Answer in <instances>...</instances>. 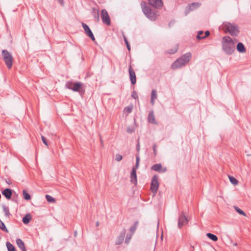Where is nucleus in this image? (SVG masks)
<instances>
[{"mask_svg": "<svg viewBox=\"0 0 251 251\" xmlns=\"http://www.w3.org/2000/svg\"><path fill=\"white\" fill-rule=\"evenodd\" d=\"M237 40H233L228 36L223 37L222 45V49L227 54H231L233 53L235 49V44Z\"/></svg>", "mask_w": 251, "mask_h": 251, "instance_id": "nucleus-1", "label": "nucleus"}, {"mask_svg": "<svg viewBox=\"0 0 251 251\" xmlns=\"http://www.w3.org/2000/svg\"><path fill=\"white\" fill-rule=\"evenodd\" d=\"M221 28L225 33H228L231 36H237L239 33L238 26L234 23L225 22L221 25Z\"/></svg>", "mask_w": 251, "mask_h": 251, "instance_id": "nucleus-2", "label": "nucleus"}, {"mask_svg": "<svg viewBox=\"0 0 251 251\" xmlns=\"http://www.w3.org/2000/svg\"><path fill=\"white\" fill-rule=\"evenodd\" d=\"M191 58V53H186L175 61L171 65V68L176 70L181 68L187 63Z\"/></svg>", "mask_w": 251, "mask_h": 251, "instance_id": "nucleus-3", "label": "nucleus"}, {"mask_svg": "<svg viewBox=\"0 0 251 251\" xmlns=\"http://www.w3.org/2000/svg\"><path fill=\"white\" fill-rule=\"evenodd\" d=\"M141 6L144 14L151 21H155L158 17V12L156 10H151L149 6H147L145 2L142 1Z\"/></svg>", "mask_w": 251, "mask_h": 251, "instance_id": "nucleus-4", "label": "nucleus"}, {"mask_svg": "<svg viewBox=\"0 0 251 251\" xmlns=\"http://www.w3.org/2000/svg\"><path fill=\"white\" fill-rule=\"evenodd\" d=\"M3 59L7 68L10 69L13 65V58L11 54L6 50H3L2 51Z\"/></svg>", "mask_w": 251, "mask_h": 251, "instance_id": "nucleus-5", "label": "nucleus"}, {"mask_svg": "<svg viewBox=\"0 0 251 251\" xmlns=\"http://www.w3.org/2000/svg\"><path fill=\"white\" fill-rule=\"evenodd\" d=\"M82 86V83L80 82L74 83L73 82L68 81L65 85L66 88L75 92H79Z\"/></svg>", "mask_w": 251, "mask_h": 251, "instance_id": "nucleus-6", "label": "nucleus"}, {"mask_svg": "<svg viewBox=\"0 0 251 251\" xmlns=\"http://www.w3.org/2000/svg\"><path fill=\"white\" fill-rule=\"evenodd\" d=\"M159 183L158 181V176H154L151 180V190L154 194H156L158 190Z\"/></svg>", "mask_w": 251, "mask_h": 251, "instance_id": "nucleus-7", "label": "nucleus"}, {"mask_svg": "<svg viewBox=\"0 0 251 251\" xmlns=\"http://www.w3.org/2000/svg\"><path fill=\"white\" fill-rule=\"evenodd\" d=\"M101 18L103 23L109 25L111 24L110 18L107 11L105 9H102L101 12Z\"/></svg>", "mask_w": 251, "mask_h": 251, "instance_id": "nucleus-8", "label": "nucleus"}, {"mask_svg": "<svg viewBox=\"0 0 251 251\" xmlns=\"http://www.w3.org/2000/svg\"><path fill=\"white\" fill-rule=\"evenodd\" d=\"M189 220L186 217V216L182 212L179 216L178 221V227L181 228L183 226L188 224Z\"/></svg>", "mask_w": 251, "mask_h": 251, "instance_id": "nucleus-9", "label": "nucleus"}, {"mask_svg": "<svg viewBox=\"0 0 251 251\" xmlns=\"http://www.w3.org/2000/svg\"><path fill=\"white\" fill-rule=\"evenodd\" d=\"M82 25L85 31L86 34L93 40H95V37L89 26L85 24L82 23Z\"/></svg>", "mask_w": 251, "mask_h": 251, "instance_id": "nucleus-10", "label": "nucleus"}, {"mask_svg": "<svg viewBox=\"0 0 251 251\" xmlns=\"http://www.w3.org/2000/svg\"><path fill=\"white\" fill-rule=\"evenodd\" d=\"M129 74L131 83L135 84L136 82L135 73L131 66L129 67Z\"/></svg>", "mask_w": 251, "mask_h": 251, "instance_id": "nucleus-11", "label": "nucleus"}, {"mask_svg": "<svg viewBox=\"0 0 251 251\" xmlns=\"http://www.w3.org/2000/svg\"><path fill=\"white\" fill-rule=\"evenodd\" d=\"M150 4L155 8H161L163 5V2L161 0H148Z\"/></svg>", "mask_w": 251, "mask_h": 251, "instance_id": "nucleus-12", "label": "nucleus"}, {"mask_svg": "<svg viewBox=\"0 0 251 251\" xmlns=\"http://www.w3.org/2000/svg\"><path fill=\"white\" fill-rule=\"evenodd\" d=\"M151 169L159 172H165L166 171V169L165 168L163 169L162 168V165L161 164H156L153 165L151 167Z\"/></svg>", "mask_w": 251, "mask_h": 251, "instance_id": "nucleus-13", "label": "nucleus"}, {"mask_svg": "<svg viewBox=\"0 0 251 251\" xmlns=\"http://www.w3.org/2000/svg\"><path fill=\"white\" fill-rule=\"evenodd\" d=\"M126 234V231L123 230L121 233L120 235L118 237L115 243L116 245H120L122 244L124 241V237Z\"/></svg>", "mask_w": 251, "mask_h": 251, "instance_id": "nucleus-14", "label": "nucleus"}, {"mask_svg": "<svg viewBox=\"0 0 251 251\" xmlns=\"http://www.w3.org/2000/svg\"><path fill=\"white\" fill-rule=\"evenodd\" d=\"M130 181L134 184H136L137 183V176L135 168H133L132 172L131 173Z\"/></svg>", "mask_w": 251, "mask_h": 251, "instance_id": "nucleus-15", "label": "nucleus"}, {"mask_svg": "<svg viewBox=\"0 0 251 251\" xmlns=\"http://www.w3.org/2000/svg\"><path fill=\"white\" fill-rule=\"evenodd\" d=\"M16 244L22 251H27L24 242L20 239L16 240Z\"/></svg>", "mask_w": 251, "mask_h": 251, "instance_id": "nucleus-16", "label": "nucleus"}, {"mask_svg": "<svg viewBox=\"0 0 251 251\" xmlns=\"http://www.w3.org/2000/svg\"><path fill=\"white\" fill-rule=\"evenodd\" d=\"M2 194L8 200L10 199L12 196V190L9 188L4 189L2 192Z\"/></svg>", "mask_w": 251, "mask_h": 251, "instance_id": "nucleus-17", "label": "nucleus"}, {"mask_svg": "<svg viewBox=\"0 0 251 251\" xmlns=\"http://www.w3.org/2000/svg\"><path fill=\"white\" fill-rule=\"evenodd\" d=\"M237 50L240 53H245L246 52V49L242 43H239L237 45Z\"/></svg>", "mask_w": 251, "mask_h": 251, "instance_id": "nucleus-18", "label": "nucleus"}, {"mask_svg": "<svg viewBox=\"0 0 251 251\" xmlns=\"http://www.w3.org/2000/svg\"><path fill=\"white\" fill-rule=\"evenodd\" d=\"M200 5L201 4L200 3H192L188 6L187 8L189 9V11L193 10L196 9L197 8L200 7Z\"/></svg>", "mask_w": 251, "mask_h": 251, "instance_id": "nucleus-19", "label": "nucleus"}, {"mask_svg": "<svg viewBox=\"0 0 251 251\" xmlns=\"http://www.w3.org/2000/svg\"><path fill=\"white\" fill-rule=\"evenodd\" d=\"M148 121L151 124L155 123V117L153 111L150 112L148 116Z\"/></svg>", "mask_w": 251, "mask_h": 251, "instance_id": "nucleus-20", "label": "nucleus"}, {"mask_svg": "<svg viewBox=\"0 0 251 251\" xmlns=\"http://www.w3.org/2000/svg\"><path fill=\"white\" fill-rule=\"evenodd\" d=\"M157 98V93L156 91L155 90H152L151 91V103L152 105H154V100Z\"/></svg>", "mask_w": 251, "mask_h": 251, "instance_id": "nucleus-21", "label": "nucleus"}, {"mask_svg": "<svg viewBox=\"0 0 251 251\" xmlns=\"http://www.w3.org/2000/svg\"><path fill=\"white\" fill-rule=\"evenodd\" d=\"M31 220V216L29 214H27L22 219L23 222L25 224H27Z\"/></svg>", "mask_w": 251, "mask_h": 251, "instance_id": "nucleus-22", "label": "nucleus"}, {"mask_svg": "<svg viewBox=\"0 0 251 251\" xmlns=\"http://www.w3.org/2000/svg\"><path fill=\"white\" fill-rule=\"evenodd\" d=\"M6 246L8 251H16L15 247L10 242H7Z\"/></svg>", "mask_w": 251, "mask_h": 251, "instance_id": "nucleus-23", "label": "nucleus"}, {"mask_svg": "<svg viewBox=\"0 0 251 251\" xmlns=\"http://www.w3.org/2000/svg\"><path fill=\"white\" fill-rule=\"evenodd\" d=\"M228 178L230 182L233 185H236L238 183V181L234 177L230 176H228Z\"/></svg>", "mask_w": 251, "mask_h": 251, "instance_id": "nucleus-24", "label": "nucleus"}, {"mask_svg": "<svg viewBox=\"0 0 251 251\" xmlns=\"http://www.w3.org/2000/svg\"><path fill=\"white\" fill-rule=\"evenodd\" d=\"M0 229L6 233L9 232L4 224L0 219Z\"/></svg>", "mask_w": 251, "mask_h": 251, "instance_id": "nucleus-25", "label": "nucleus"}, {"mask_svg": "<svg viewBox=\"0 0 251 251\" xmlns=\"http://www.w3.org/2000/svg\"><path fill=\"white\" fill-rule=\"evenodd\" d=\"M206 236L209 239H210L211 240H212L213 241H217L218 240L217 237L213 234H212L210 233H207Z\"/></svg>", "mask_w": 251, "mask_h": 251, "instance_id": "nucleus-26", "label": "nucleus"}, {"mask_svg": "<svg viewBox=\"0 0 251 251\" xmlns=\"http://www.w3.org/2000/svg\"><path fill=\"white\" fill-rule=\"evenodd\" d=\"M2 209L5 213V216L7 217H9V216L10 215V213L9 212L8 207L3 205H2Z\"/></svg>", "mask_w": 251, "mask_h": 251, "instance_id": "nucleus-27", "label": "nucleus"}, {"mask_svg": "<svg viewBox=\"0 0 251 251\" xmlns=\"http://www.w3.org/2000/svg\"><path fill=\"white\" fill-rule=\"evenodd\" d=\"M132 108H133V106H132V105H129L127 107H126L124 108V112L127 113V114H129L131 112V111L132 110Z\"/></svg>", "mask_w": 251, "mask_h": 251, "instance_id": "nucleus-28", "label": "nucleus"}, {"mask_svg": "<svg viewBox=\"0 0 251 251\" xmlns=\"http://www.w3.org/2000/svg\"><path fill=\"white\" fill-rule=\"evenodd\" d=\"M234 207L235 209L236 210V211L239 214L242 215L244 216H246V213L242 210H241L240 208H239L238 207L235 206H234Z\"/></svg>", "mask_w": 251, "mask_h": 251, "instance_id": "nucleus-29", "label": "nucleus"}, {"mask_svg": "<svg viewBox=\"0 0 251 251\" xmlns=\"http://www.w3.org/2000/svg\"><path fill=\"white\" fill-rule=\"evenodd\" d=\"M46 198L47 201L50 202H54L55 201V199L49 195H46Z\"/></svg>", "mask_w": 251, "mask_h": 251, "instance_id": "nucleus-30", "label": "nucleus"}, {"mask_svg": "<svg viewBox=\"0 0 251 251\" xmlns=\"http://www.w3.org/2000/svg\"><path fill=\"white\" fill-rule=\"evenodd\" d=\"M203 34V32L202 31H199L198 32L197 38L199 40L204 39L205 37H203V36L202 35Z\"/></svg>", "mask_w": 251, "mask_h": 251, "instance_id": "nucleus-31", "label": "nucleus"}, {"mask_svg": "<svg viewBox=\"0 0 251 251\" xmlns=\"http://www.w3.org/2000/svg\"><path fill=\"white\" fill-rule=\"evenodd\" d=\"M23 196L24 198L26 200H29L31 199L30 195L28 194L25 190H24L23 192Z\"/></svg>", "mask_w": 251, "mask_h": 251, "instance_id": "nucleus-32", "label": "nucleus"}, {"mask_svg": "<svg viewBox=\"0 0 251 251\" xmlns=\"http://www.w3.org/2000/svg\"><path fill=\"white\" fill-rule=\"evenodd\" d=\"M93 12L95 13L94 17L97 19V21H99V14L98 10L93 9Z\"/></svg>", "mask_w": 251, "mask_h": 251, "instance_id": "nucleus-33", "label": "nucleus"}, {"mask_svg": "<svg viewBox=\"0 0 251 251\" xmlns=\"http://www.w3.org/2000/svg\"><path fill=\"white\" fill-rule=\"evenodd\" d=\"M178 49L177 46H176L173 49L170 50L169 51H168V53L171 54H173L177 51Z\"/></svg>", "mask_w": 251, "mask_h": 251, "instance_id": "nucleus-34", "label": "nucleus"}, {"mask_svg": "<svg viewBox=\"0 0 251 251\" xmlns=\"http://www.w3.org/2000/svg\"><path fill=\"white\" fill-rule=\"evenodd\" d=\"M138 222H135V223H134V225H133L132 226H131V227H130V231H131V232H134V231H135V230H136V228H137V226H138Z\"/></svg>", "mask_w": 251, "mask_h": 251, "instance_id": "nucleus-35", "label": "nucleus"}, {"mask_svg": "<svg viewBox=\"0 0 251 251\" xmlns=\"http://www.w3.org/2000/svg\"><path fill=\"white\" fill-rule=\"evenodd\" d=\"M124 40H125V42L126 44V47H127V48L128 49V50H130V47L129 46V44L127 41V39L126 38V37L125 36H124Z\"/></svg>", "mask_w": 251, "mask_h": 251, "instance_id": "nucleus-36", "label": "nucleus"}, {"mask_svg": "<svg viewBox=\"0 0 251 251\" xmlns=\"http://www.w3.org/2000/svg\"><path fill=\"white\" fill-rule=\"evenodd\" d=\"M122 156L120 154H117L116 155V160L117 161H120L122 159Z\"/></svg>", "mask_w": 251, "mask_h": 251, "instance_id": "nucleus-37", "label": "nucleus"}, {"mask_svg": "<svg viewBox=\"0 0 251 251\" xmlns=\"http://www.w3.org/2000/svg\"><path fill=\"white\" fill-rule=\"evenodd\" d=\"M41 139H42V140L43 141V142L44 143V144L47 147H48V144L47 143V141L46 140V138L43 136H41Z\"/></svg>", "mask_w": 251, "mask_h": 251, "instance_id": "nucleus-38", "label": "nucleus"}, {"mask_svg": "<svg viewBox=\"0 0 251 251\" xmlns=\"http://www.w3.org/2000/svg\"><path fill=\"white\" fill-rule=\"evenodd\" d=\"M132 97L133 98H134V99L138 98V95L136 92H135V91L133 92L132 94Z\"/></svg>", "mask_w": 251, "mask_h": 251, "instance_id": "nucleus-39", "label": "nucleus"}, {"mask_svg": "<svg viewBox=\"0 0 251 251\" xmlns=\"http://www.w3.org/2000/svg\"><path fill=\"white\" fill-rule=\"evenodd\" d=\"M153 153L154 155H156L157 151H156V145L155 144L153 145Z\"/></svg>", "mask_w": 251, "mask_h": 251, "instance_id": "nucleus-40", "label": "nucleus"}, {"mask_svg": "<svg viewBox=\"0 0 251 251\" xmlns=\"http://www.w3.org/2000/svg\"><path fill=\"white\" fill-rule=\"evenodd\" d=\"M210 34V32L209 31L207 30L204 33V36H203V37H205V38L207 37L208 36H209V35Z\"/></svg>", "mask_w": 251, "mask_h": 251, "instance_id": "nucleus-41", "label": "nucleus"}, {"mask_svg": "<svg viewBox=\"0 0 251 251\" xmlns=\"http://www.w3.org/2000/svg\"><path fill=\"white\" fill-rule=\"evenodd\" d=\"M129 240H130V237L129 238H127L126 237V240H125L126 243L128 244L129 243Z\"/></svg>", "mask_w": 251, "mask_h": 251, "instance_id": "nucleus-42", "label": "nucleus"}, {"mask_svg": "<svg viewBox=\"0 0 251 251\" xmlns=\"http://www.w3.org/2000/svg\"><path fill=\"white\" fill-rule=\"evenodd\" d=\"M139 160H140L139 156V155H136V162L139 163Z\"/></svg>", "mask_w": 251, "mask_h": 251, "instance_id": "nucleus-43", "label": "nucleus"}, {"mask_svg": "<svg viewBox=\"0 0 251 251\" xmlns=\"http://www.w3.org/2000/svg\"><path fill=\"white\" fill-rule=\"evenodd\" d=\"M137 150L138 151H140V144L138 143L137 145Z\"/></svg>", "mask_w": 251, "mask_h": 251, "instance_id": "nucleus-44", "label": "nucleus"}, {"mask_svg": "<svg viewBox=\"0 0 251 251\" xmlns=\"http://www.w3.org/2000/svg\"><path fill=\"white\" fill-rule=\"evenodd\" d=\"M139 163L136 162V164H135V168H138V167H139Z\"/></svg>", "mask_w": 251, "mask_h": 251, "instance_id": "nucleus-45", "label": "nucleus"}, {"mask_svg": "<svg viewBox=\"0 0 251 251\" xmlns=\"http://www.w3.org/2000/svg\"><path fill=\"white\" fill-rule=\"evenodd\" d=\"M99 222H97L96 223V226H99Z\"/></svg>", "mask_w": 251, "mask_h": 251, "instance_id": "nucleus-46", "label": "nucleus"}, {"mask_svg": "<svg viewBox=\"0 0 251 251\" xmlns=\"http://www.w3.org/2000/svg\"><path fill=\"white\" fill-rule=\"evenodd\" d=\"M100 142H101V144H102L103 141H102V140H101Z\"/></svg>", "mask_w": 251, "mask_h": 251, "instance_id": "nucleus-47", "label": "nucleus"}, {"mask_svg": "<svg viewBox=\"0 0 251 251\" xmlns=\"http://www.w3.org/2000/svg\"><path fill=\"white\" fill-rule=\"evenodd\" d=\"M60 1H61V3H62L63 2V0H60Z\"/></svg>", "mask_w": 251, "mask_h": 251, "instance_id": "nucleus-48", "label": "nucleus"}]
</instances>
